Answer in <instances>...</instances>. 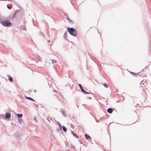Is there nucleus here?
<instances>
[{
    "label": "nucleus",
    "mask_w": 151,
    "mask_h": 151,
    "mask_svg": "<svg viewBox=\"0 0 151 151\" xmlns=\"http://www.w3.org/2000/svg\"><path fill=\"white\" fill-rule=\"evenodd\" d=\"M0 23L3 26L5 27H10L12 25V24L8 20H4L0 19Z\"/></svg>",
    "instance_id": "obj_1"
},
{
    "label": "nucleus",
    "mask_w": 151,
    "mask_h": 151,
    "mask_svg": "<svg viewBox=\"0 0 151 151\" xmlns=\"http://www.w3.org/2000/svg\"><path fill=\"white\" fill-rule=\"evenodd\" d=\"M67 29L69 33L74 37H76L77 33L76 30L73 27H68Z\"/></svg>",
    "instance_id": "obj_2"
},
{
    "label": "nucleus",
    "mask_w": 151,
    "mask_h": 151,
    "mask_svg": "<svg viewBox=\"0 0 151 151\" xmlns=\"http://www.w3.org/2000/svg\"><path fill=\"white\" fill-rule=\"evenodd\" d=\"M84 137L86 139L88 140V141L89 142H91V137L89 135L87 134H85L84 135Z\"/></svg>",
    "instance_id": "obj_3"
},
{
    "label": "nucleus",
    "mask_w": 151,
    "mask_h": 151,
    "mask_svg": "<svg viewBox=\"0 0 151 151\" xmlns=\"http://www.w3.org/2000/svg\"><path fill=\"white\" fill-rule=\"evenodd\" d=\"M11 114L9 112H7L6 113V115H5V118L6 119H9L11 117Z\"/></svg>",
    "instance_id": "obj_4"
},
{
    "label": "nucleus",
    "mask_w": 151,
    "mask_h": 151,
    "mask_svg": "<svg viewBox=\"0 0 151 151\" xmlns=\"http://www.w3.org/2000/svg\"><path fill=\"white\" fill-rule=\"evenodd\" d=\"M81 91L82 92H83V93L85 94H88L89 93H91V92L90 91H89V92H87L85 91L83 89H82L81 90Z\"/></svg>",
    "instance_id": "obj_5"
},
{
    "label": "nucleus",
    "mask_w": 151,
    "mask_h": 151,
    "mask_svg": "<svg viewBox=\"0 0 151 151\" xmlns=\"http://www.w3.org/2000/svg\"><path fill=\"white\" fill-rule=\"evenodd\" d=\"M113 110L112 109L109 108L107 109V112L109 114H111L112 113Z\"/></svg>",
    "instance_id": "obj_6"
},
{
    "label": "nucleus",
    "mask_w": 151,
    "mask_h": 151,
    "mask_svg": "<svg viewBox=\"0 0 151 151\" xmlns=\"http://www.w3.org/2000/svg\"><path fill=\"white\" fill-rule=\"evenodd\" d=\"M71 134H73V135L75 137L77 138H78V137L75 133H74L73 131L71 130Z\"/></svg>",
    "instance_id": "obj_7"
},
{
    "label": "nucleus",
    "mask_w": 151,
    "mask_h": 151,
    "mask_svg": "<svg viewBox=\"0 0 151 151\" xmlns=\"http://www.w3.org/2000/svg\"><path fill=\"white\" fill-rule=\"evenodd\" d=\"M55 122L57 123V124H58V126L59 127L61 131H62V126L58 122H56L55 120Z\"/></svg>",
    "instance_id": "obj_8"
},
{
    "label": "nucleus",
    "mask_w": 151,
    "mask_h": 151,
    "mask_svg": "<svg viewBox=\"0 0 151 151\" xmlns=\"http://www.w3.org/2000/svg\"><path fill=\"white\" fill-rule=\"evenodd\" d=\"M8 76L9 81L10 82H12L13 81V80L11 76L9 75H8Z\"/></svg>",
    "instance_id": "obj_9"
},
{
    "label": "nucleus",
    "mask_w": 151,
    "mask_h": 151,
    "mask_svg": "<svg viewBox=\"0 0 151 151\" xmlns=\"http://www.w3.org/2000/svg\"><path fill=\"white\" fill-rule=\"evenodd\" d=\"M25 98L27 99H28L29 100H31L33 101H35V100L31 98L30 97H27V96H25Z\"/></svg>",
    "instance_id": "obj_10"
},
{
    "label": "nucleus",
    "mask_w": 151,
    "mask_h": 151,
    "mask_svg": "<svg viewBox=\"0 0 151 151\" xmlns=\"http://www.w3.org/2000/svg\"><path fill=\"white\" fill-rule=\"evenodd\" d=\"M19 11V10H17L16 11L14 14L13 16L12 17V20H13L14 18L16 16V14Z\"/></svg>",
    "instance_id": "obj_11"
},
{
    "label": "nucleus",
    "mask_w": 151,
    "mask_h": 151,
    "mask_svg": "<svg viewBox=\"0 0 151 151\" xmlns=\"http://www.w3.org/2000/svg\"><path fill=\"white\" fill-rule=\"evenodd\" d=\"M16 115L17 116V117H18V119L19 118H21V117H22L23 116V115L21 114H17Z\"/></svg>",
    "instance_id": "obj_12"
},
{
    "label": "nucleus",
    "mask_w": 151,
    "mask_h": 151,
    "mask_svg": "<svg viewBox=\"0 0 151 151\" xmlns=\"http://www.w3.org/2000/svg\"><path fill=\"white\" fill-rule=\"evenodd\" d=\"M61 111L64 116L66 117L67 116L66 114L65 113L63 110L62 109H61Z\"/></svg>",
    "instance_id": "obj_13"
},
{
    "label": "nucleus",
    "mask_w": 151,
    "mask_h": 151,
    "mask_svg": "<svg viewBox=\"0 0 151 151\" xmlns=\"http://www.w3.org/2000/svg\"><path fill=\"white\" fill-rule=\"evenodd\" d=\"M62 129H63V131L64 132H67V128L65 127L64 126H63L62 127Z\"/></svg>",
    "instance_id": "obj_14"
},
{
    "label": "nucleus",
    "mask_w": 151,
    "mask_h": 151,
    "mask_svg": "<svg viewBox=\"0 0 151 151\" xmlns=\"http://www.w3.org/2000/svg\"><path fill=\"white\" fill-rule=\"evenodd\" d=\"M18 120L19 121V123L20 124H22V122H23V120L21 118H18Z\"/></svg>",
    "instance_id": "obj_15"
},
{
    "label": "nucleus",
    "mask_w": 151,
    "mask_h": 151,
    "mask_svg": "<svg viewBox=\"0 0 151 151\" xmlns=\"http://www.w3.org/2000/svg\"><path fill=\"white\" fill-rule=\"evenodd\" d=\"M36 58L40 62L42 60H41V58L40 57V56H39V55H37L36 56Z\"/></svg>",
    "instance_id": "obj_16"
},
{
    "label": "nucleus",
    "mask_w": 151,
    "mask_h": 151,
    "mask_svg": "<svg viewBox=\"0 0 151 151\" xmlns=\"http://www.w3.org/2000/svg\"><path fill=\"white\" fill-rule=\"evenodd\" d=\"M130 73L133 75L134 76H137L138 75V74L139 73V72L137 73H134V72H130Z\"/></svg>",
    "instance_id": "obj_17"
},
{
    "label": "nucleus",
    "mask_w": 151,
    "mask_h": 151,
    "mask_svg": "<svg viewBox=\"0 0 151 151\" xmlns=\"http://www.w3.org/2000/svg\"><path fill=\"white\" fill-rule=\"evenodd\" d=\"M66 19L69 21L71 22H73V21L72 20H71L68 17V16L67 17Z\"/></svg>",
    "instance_id": "obj_18"
},
{
    "label": "nucleus",
    "mask_w": 151,
    "mask_h": 151,
    "mask_svg": "<svg viewBox=\"0 0 151 151\" xmlns=\"http://www.w3.org/2000/svg\"><path fill=\"white\" fill-rule=\"evenodd\" d=\"M78 84L79 86V87L80 88L81 90L83 89V87L81 86V85L80 84Z\"/></svg>",
    "instance_id": "obj_19"
},
{
    "label": "nucleus",
    "mask_w": 151,
    "mask_h": 151,
    "mask_svg": "<svg viewBox=\"0 0 151 151\" xmlns=\"http://www.w3.org/2000/svg\"><path fill=\"white\" fill-rule=\"evenodd\" d=\"M103 86L106 88H107L108 87V86L107 84H106L105 83L103 84Z\"/></svg>",
    "instance_id": "obj_20"
},
{
    "label": "nucleus",
    "mask_w": 151,
    "mask_h": 151,
    "mask_svg": "<svg viewBox=\"0 0 151 151\" xmlns=\"http://www.w3.org/2000/svg\"><path fill=\"white\" fill-rule=\"evenodd\" d=\"M5 115L4 114H1L0 115V116L1 118H2V119H4L5 118L4 117Z\"/></svg>",
    "instance_id": "obj_21"
},
{
    "label": "nucleus",
    "mask_w": 151,
    "mask_h": 151,
    "mask_svg": "<svg viewBox=\"0 0 151 151\" xmlns=\"http://www.w3.org/2000/svg\"><path fill=\"white\" fill-rule=\"evenodd\" d=\"M51 61H52V64L56 62V61L54 60H52Z\"/></svg>",
    "instance_id": "obj_22"
},
{
    "label": "nucleus",
    "mask_w": 151,
    "mask_h": 151,
    "mask_svg": "<svg viewBox=\"0 0 151 151\" xmlns=\"http://www.w3.org/2000/svg\"><path fill=\"white\" fill-rule=\"evenodd\" d=\"M40 32V34H41V35L42 36H43V37H45V36H45L44 34H43V33H42V32Z\"/></svg>",
    "instance_id": "obj_23"
},
{
    "label": "nucleus",
    "mask_w": 151,
    "mask_h": 151,
    "mask_svg": "<svg viewBox=\"0 0 151 151\" xmlns=\"http://www.w3.org/2000/svg\"><path fill=\"white\" fill-rule=\"evenodd\" d=\"M34 120L35 121V122H37V119L36 118H34Z\"/></svg>",
    "instance_id": "obj_24"
},
{
    "label": "nucleus",
    "mask_w": 151,
    "mask_h": 151,
    "mask_svg": "<svg viewBox=\"0 0 151 151\" xmlns=\"http://www.w3.org/2000/svg\"><path fill=\"white\" fill-rule=\"evenodd\" d=\"M70 146H71V147H72V148H73L74 149L75 148V147L74 146L72 145H71Z\"/></svg>",
    "instance_id": "obj_25"
},
{
    "label": "nucleus",
    "mask_w": 151,
    "mask_h": 151,
    "mask_svg": "<svg viewBox=\"0 0 151 151\" xmlns=\"http://www.w3.org/2000/svg\"><path fill=\"white\" fill-rule=\"evenodd\" d=\"M63 14H64V15L66 16H67V17H68V15L66 13H63Z\"/></svg>",
    "instance_id": "obj_26"
},
{
    "label": "nucleus",
    "mask_w": 151,
    "mask_h": 151,
    "mask_svg": "<svg viewBox=\"0 0 151 151\" xmlns=\"http://www.w3.org/2000/svg\"><path fill=\"white\" fill-rule=\"evenodd\" d=\"M70 127L71 128H73L74 126L72 124H70Z\"/></svg>",
    "instance_id": "obj_27"
},
{
    "label": "nucleus",
    "mask_w": 151,
    "mask_h": 151,
    "mask_svg": "<svg viewBox=\"0 0 151 151\" xmlns=\"http://www.w3.org/2000/svg\"><path fill=\"white\" fill-rule=\"evenodd\" d=\"M76 106L77 107V108L78 109L79 108V106H78L77 104H76Z\"/></svg>",
    "instance_id": "obj_28"
},
{
    "label": "nucleus",
    "mask_w": 151,
    "mask_h": 151,
    "mask_svg": "<svg viewBox=\"0 0 151 151\" xmlns=\"http://www.w3.org/2000/svg\"><path fill=\"white\" fill-rule=\"evenodd\" d=\"M67 34V32H65V33H64V35L65 36V35L66 34Z\"/></svg>",
    "instance_id": "obj_29"
},
{
    "label": "nucleus",
    "mask_w": 151,
    "mask_h": 151,
    "mask_svg": "<svg viewBox=\"0 0 151 151\" xmlns=\"http://www.w3.org/2000/svg\"><path fill=\"white\" fill-rule=\"evenodd\" d=\"M7 8H8V9H10L9 7H8V5H7Z\"/></svg>",
    "instance_id": "obj_30"
},
{
    "label": "nucleus",
    "mask_w": 151,
    "mask_h": 151,
    "mask_svg": "<svg viewBox=\"0 0 151 151\" xmlns=\"http://www.w3.org/2000/svg\"><path fill=\"white\" fill-rule=\"evenodd\" d=\"M88 98L89 99H91V97H88Z\"/></svg>",
    "instance_id": "obj_31"
},
{
    "label": "nucleus",
    "mask_w": 151,
    "mask_h": 151,
    "mask_svg": "<svg viewBox=\"0 0 151 151\" xmlns=\"http://www.w3.org/2000/svg\"><path fill=\"white\" fill-rule=\"evenodd\" d=\"M10 0H0V1H10Z\"/></svg>",
    "instance_id": "obj_32"
},
{
    "label": "nucleus",
    "mask_w": 151,
    "mask_h": 151,
    "mask_svg": "<svg viewBox=\"0 0 151 151\" xmlns=\"http://www.w3.org/2000/svg\"><path fill=\"white\" fill-rule=\"evenodd\" d=\"M140 88H141V89H142V88H143V87L140 86Z\"/></svg>",
    "instance_id": "obj_33"
},
{
    "label": "nucleus",
    "mask_w": 151,
    "mask_h": 151,
    "mask_svg": "<svg viewBox=\"0 0 151 151\" xmlns=\"http://www.w3.org/2000/svg\"><path fill=\"white\" fill-rule=\"evenodd\" d=\"M29 91V92H30L31 91Z\"/></svg>",
    "instance_id": "obj_34"
},
{
    "label": "nucleus",
    "mask_w": 151,
    "mask_h": 151,
    "mask_svg": "<svg viewBox=\"0 0 151 151\" xmlns=\"http://www.w3.org/2000/svg\"><path fill=\"white\" fill-rule=\"evenodd\" d=\"M140 75H141V74H139V76Z\"/></svg>",
    "instance_id": "obj_35"
},
{
    "label": "nucleus",
    "mask_w": 151,
    "mask_h": 151,
    "mask_svg": "<svg viewBox=\"0 0 151 151\" xmlns=\"http://www.w3.org/2000/svg\"><path fill=\"white\" fill-rule=\"evenodd\" d=\"M140 75H141V74H139V76Z\"/></svg>",
    "instance_id": "obj_36"
},
{
    "label": "nucleus",
    "mask_w": 151,
    "mask_h": 151,
    "mask_svg": "<svg viewBox=\"0 0 151 151\" xmlns=\"http://www.w3.org/2000/svg\"><path fill=\"white\" fill-rule=\"evenodd\" d=\"M140 75H141V74H139V76Z\"/></svg>",
    "instance_id": "obj_37"
},
{
    "label": "nucleus",
    "mask_w": 151,
    "mask_h": 151,
    "mask_svg": "<svg viewBox=\"0 0 151 151\" xmlns=\"http://www.w3.org/2000/svg\"><path fill=\"white\" fill-rule=\"evenodd\" d=\"M142 81L141 82V83H140V84H141L142 83Z\"/></svg>",
    "instance_id": "obj_38"
},
{
    "label": "nucleus",
    "mask_w": 151,
    "mask_h": 151,
    "mask_svg": "<svg viewBox=\"0 0 151 151\" xmlns=\"http://www.w3.org/2000/svg\"><path fill=\"white\" fill-rule=\"evenodd\" d=\"M35 91V92H36V91L35 90V91Z\"/></svg>",
    "instance_id": "obj_39"
},
{
    "label": "nucleus",
    "mask_w": 151,
    "mask_h": 151,
    "mask_svg": "<svg viewBox=\"0 0 151 151\" xmlns=\"http://www.w3.org/2000/svg\"><path fill=\"white\" fill-rule=\"evenodd\" d=\"M96 122H98V121H96Z\"/></svg>",
    "instance_id": "obj_40"
},
{
    "label": "nucleus",
    "mask_w": 151,
    "mask_h": 151,
    "mask_svg": "<svg viewBox=\"0 0 151 151\" xmlns=\"http://www.w3.org/2000/svg\"><path fill=\"white\" fill-rule=\"evenodd\" d=\"M57 130H58V129H57Z\"/></svg>",
    "instance_id": "obj_41"
}]
</instances>
